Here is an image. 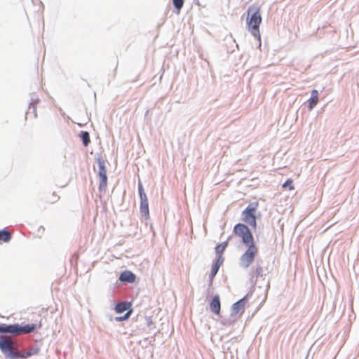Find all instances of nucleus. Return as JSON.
I'll return each mask as SVG.
<instances>
[{
  "instance_id": "f257e3e1",
  "label": "nucleus",
  "mask_w": 359,
  "mask_h": 359,
  "mask_svg": "<svg viewBox=\"0 0 359 359\" xmlns=\"http://www.w3.org/2000/svg\"><path fill=\"white\" fill-rule=\"evenodd\" d=\"M246 24L248 31L257 39H260L259 25L262 22L260 8L250 6L248 9Z\"/></svg>"
},
{
  "instance_id": "f03ea898",
  "label": "nucleus",
  "mask_w": 359,
  "mask_h": 359,
  "mask_svg": "<svg viewBox=\"0 0 359 359\" xmlns=\"http://www.w3.org/2000/svg\"><path fill=\"white\" fill-rule=\"evenodd\" d=\"M0 349L6 358L14 359L19 357V352L17 351L15 343L9 337H1Z\"/></svg>"
},
{
  "instance_id": "7ed1b4c3",
  "label": "nucleus",
  "mask_w": 359,
  "mask_h": 359,
  "mask_svg": "<svg viewBox=\"0 0 359 359\" xmlns=\"http://www.w3.org/2000/svg\"><path fill=\"white\" fill-rule=\"evenodd\" d=\"M36 326L34 324L20 326L18 324L13 325H0V333H11L14 335H20L28 334L33 332Z\"/></svg>"
},
{
  "instance_id": "20e7f679",
  "label": "nucleus",
  "mask_w": 359,
  "mask_h": 359,
  "mask_svg": "<svg viewBox=\"0 0 359 359\" xmlns=\"http://www.w3.org/2000/svg\"><path fill=\"white\" fill-rule=\"evenodd\" d=\"M235 235L242 239V241L246 245H255L253 236L250 229L243 224H237L233 228Z\"/></svg>"
},
{
  "instance_id": "39448f33",
  "label": "nucleus",
  "mask_w": 359,
  "mask_h": 359,
  "mask_svg": "<svg viewBox=\"0 0 359 359\" xmlns=\"http://www.w3.org/2000/svg\"><path fill=\"white\" fill-rule=\"evenodd\" d=\"M258 206L257 202L251 203L242 212L243 222L254 229L257 227L256 212Z\"/></svg>"
},
{
  "instance_id": "423d86ee",
  "label": "nucleus",
  "mask_w": 359,
  "mask_h": 359,
  "mask_svg": "<svg viewBox=\"0 0 359 359\" xmlns=\"http://www.w3.org/2000/svg\"><path fill=\"white\" fill-rule=\"evenodd\" d=\"M257 253V248L255 245H248V250L241 257L240 263L243 267L248 268L254 261Z\"/></svg>"
},
{
  "instance_id": "0eeeda50",
  "label": "nucleus",
  "mask_w": 359,
  "mask_h": 359,
  "mask_svg": "<svg viewBox=\"0 0 359 359\" xmlns=\"http://www.w3.org/2000/svg\"><path fill=\"white\" fill-rule=\"evenodd\" d=\"M98 175L100 179L99 190L100 191H105L107 186V170L105 168L104 163L103 161H99Z\"/></svg>"
},
{
  "instance_id": "6e6552de",
  "label": "nucleus",
  "mask_w": 359,
  "mask_h": 359,
  "mask_svg": "<svg viewBox=\"0 0 359 359\" xmlns=\"http://www.w3.org/2000/svg\"><path fill=\"white\" fill-rule=\"evenodd\" d=\"M245 304V298H243L234 303L231 308V315L234 316H241L244 312Z\"/></svg>"
},
{
  "instance_id": "1a4fd4ad",
  "label": "nucleus",
  "mask_w": 359,
  "mask_h": 359,
  "mask_svg": "<svg viewBox=\"0 0 359 359\" xmlns=\"http://www.w3.org/2000/svg\"><path fill=\"white\" fill-rule=\"evenodd\" d=\"M210 310L215 313L216 315H219L220 313L221 304L219 300V297L218 295H215L213 297L212 301L210 304Z\"/></svg>"
},
{
  "instance_id": "9d476101",
  "label": "nucleus",
  "mask_w": 359,
  "mask_h": 359,
  "mask_svg": "<svg viewBox=\"0 0 359 359\" xmlns=\"http://www.w3.org/2000/svg\"><path fill=\"white\" fill-rule=\"evenodd\" d=\"M119 280L123 282L133 283L135 280V276L130 271H124L120 275Z\"/></svg>"
},
{
  "instance_id": "9b49d317",
  "label": "nucleus",
  "mask_w": 359,
  "mask_h": 359,
  "mask_svg": "<svg viewBox=\"0 0 359 359\" xmlns=\"http://www.w3.org/2000/svg\"><path fill=\"white\" fill-rule=\"evenodd\" d=\"M309 109H313L318 102V92L317 90L311 91V97L308 100Z\"/></svg>"
},
{
  "instance_id": "f8f14e48",
  "label": "nucleus",
  "mask_w": 359,
  "mask_h": 359,
  "mask_svg": "<svg viewBox=\"0 0 359 359\" xmlns=\"http://www.w3.org/2000/svg\"><path fill=\"white\" fill-rule=\"evenodd\" d=\"M130 307H131V303H130V302H120L116 304V306L115 307V311L117 313H121L128 309H130Z\"/></svg>"
},
{
  "instance_id": "ddd939ff",
  "label": "nucleus",
  "mask_w": 359,
  "mask_h": 359,
  "mask_svg": "<svg viewBox=\"0 0 359 359\" xmlns=\"http://www.w3.org/2000/svg\"><path fill=\"white\" fill-rule=\"evenodd\" d=\"M39 353V348L34 347L30 348L28 351L24 353H19V357L20 358H27L28 357H30L34 355H37Z\"/></svg>"
},
{
  "instance_id": "4468645a",
  "label": "nucleus",
  "mask_w": 359,
  "mask_h": 359,
  "mask_svg": "<svg viewBox=\"0 0 359 359\" xmlns=\"http://www.w3.org/2000/svg\"><path fill=\"white\" fill-rule=\"evenodd\" d=\"M140 212L144 216L146 219L149 217V203L146 202H140Z\"/></svg>"
},
{
  "instance_id": "2eb2a0df",
  "label": "nucleus",
  "mask_w": 359,
  "mask_h": 359,
  "mask_svg": "<svg viewBox=\"0 0 359 359\" xmlns=\"http://www.w3.org/2000/svg\"><path fill=\"white\" fill-rule=\"evenodd\" d=\"M11 239V233L6 230L3 229L0 231V242L7 243Z\"/></svg>"
},
{
  "instance_id": "dca6fc26",
  "label": "nucleus",
  "mask_w": 359,
  "mask_h": 359,
  "mask_svg": "<svg viewBox=\"0 0 359 359\" xmlns=\"http://www.w3.org/2000/svg\"><path fill=\"white\" fill-rule=\"evenodd\" d=\"M79 136L81 138L84 146L87 147L90 142L89 133L87 131H82Z\"/></svg>"
},
{
  "instance_id": "f3484780",
  "label": "nucleus",
  "mask_w": 359,
  "mask_h": 359,
  "mask_svg": "<svg viewBox=\"0 0 359 359\" xmlns=\"http://www.w3.org/2000/svg\"><path fill=\"white\" fill-rule=\"evenodd\" d=\"M227 245H228L227 241L223 242L222 243H220L218 245H217V247L215 248L216 253L221 255L223 253V252L225 250Z\"/></svg>"
},
{
  "instance_id": "a211bd4d",
  "label": "nucleus",
  "mask_w": 359,
  "mask_h": 359,
  "mask_svg": "<svg viewBox=\"0 0 359 359\" xmlns=\"http://www.w3.org/2000/svg\"><path fill=\"white\" fill-rule=\"evenodd\" d=\"M292 183L293 180L292 179H287L285 182L283 184L282 187L284 189L288 188L289 190L292 191L294 189Z\"/></svg>"
},
{
  "instance_id": "6ab92c4d",
  "label": "nucleus",
  "mask_w": 359,
  "mask_h": 359,
  "mask_svg": "<svg viewBox=\"0 0 359 359\" xmlns=\"http://www.w3.org/2000/svg\"><path fill=\"white\" fill-rule=\"evenodd\" d=\"M175 8L177 10V13H180L181 8L184 5V0H172Z\"/></svg>"
},
{
  "instance_id": "aec40b11",
  "label": "nucleus",
  "mask_w": 359,
  "mask_h": 359,
  "mask_svg": "<svg viewBox=\"0 0 359 359\" xmlns=\"http://www.w3.org/2000/svg\"><path fill=\"white\" fill-rule=\"evenodd\" d=\"M218 270L219 269H217V267H214V266L212 267L211 273L209 275L210 286H212L214 278L216 276V274L217 273Z\"/></svg>"
},
{
  "instance_id": "412c9836",
  "label": "nucleus",
  "mask_w": 359,
  "mask_h": 359,
  "mask_svg": "<svg viewBox=\"0 0 359 359\" xmlns=\"http://www.w3.org/2000/svg\"><path fill=\"white\" fill-rule=\"evenodd\" d=\"M131 313H132V310L130 309L124 316H121V317H116V320L122 321V320H127L130 317Z\"/></svg>"
},
{
  "instance_id": "4be33fe9",
  "label": "nucleus",
  "mask_w": 359,
  "mask_h": 359,
  "mask_svg": "<svg viewBox=\"0 0 359 359\" xmlns=\"http://www.w3.org/2000/svg\"><path fill=\"white\" fill-rule=\"evenodd\" d=\"M223 261H224L223 257L221 255H219L212 266L217 267V269H219V267L221 266V265L222 264Z\"/></svg>"
},
{
  "instance_id": "5701e85b",
  "label": "nucleus",
  "mask_w": 359,
  "mask_h": 359,
  "mask_svg": "<svg viewBox=\"0 0 359 359\" xmlns=\"http://www.w3.org/2000/svg\"><path fill=\"white\" fill-rule=\"evenodd\" d=\"M52 196H53V198H49L48 199L49 202L51 203H53L59 200V198H60V196L57 194H56L55 192H53L52 194Z\"/></svg>"
},
{
  "instance_id": "b1692460",
  "label": "nucleus",
  "mask_w": 359,
  "mask_h": 359,
  "mask_svg": "<svg viewBox=\"0 0 359 359\" xmlns=\"http://www.w3.org/2000/svg\"><path fill=\"white\" fill-rule=\"evenodd\" d=\"M140 202H146L148 201L147 196L145 193H141L140 194Z\"/></svg>"
},
{
  "instance_id": "393cba45",
  "label": "nucleus",
  "mask_w": 359,
  "mask_h": 359,
  "mask_svg": "<svg viewBox=\"0 0 359 359\" xmlns=\"http://www.w3.org/2000/svg\"><path fill=\"white\" fill-rule=\"evenodd\" d=\"M138 191H139V194H140L141 193H144L142 184H141L140 182H139V184H138Z\"/></svg>"
},
{
  "instance_id": "a878e982",
  "label": "nucleus",
  "mask_w": 359,
  "mask_h": 359,
  "mask_svg": "<svg viewBox=\"0 0 359 359\" xmlns=\"http://www.w3.org/2000/svg\"><path fill=\"white\" fill-rule=\"evenodd\" d=\"M30 105H32V107L34 109V103H31Z\"/></svg>"
}]
</instances>
